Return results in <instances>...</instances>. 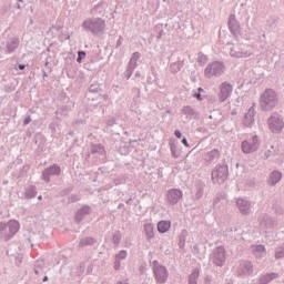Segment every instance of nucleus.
Here are the masks:
<instances>
[{"label": "nucleus", "mask_w": 284, "mask_h": 284, "mask_svg": "<svg viewBox=\"0 0 284 284\" xmlns=\"http://www.w3.org/2000/svg\"><path fill=\"white\" fill-rule=\"evenodd\" d=\"M258 103L262 112H272L278 105V94L273 89H266L261 94Z\"/></svg>", "instance_id": "obj_1"}, {"label": "nucleus", "mask_w": 284, "mask_h": 284, "mask_svg": "<svg viewBox=\"0 0 284 284\" xmlns=\"http://www.w3.org/2000/svg\"><path fill=\"white\" fill-rule=\"evenodd\" d=\"M19 232V222L10 220L8 223L0 222V241H10Z\"/></svg>", "instance_id": "obj_2"}, {"label": "nucleus", "mask_w": 284, "mask_h": 284, "mask_svg": "<svg viewBox=\"0 0 284 284\" xmlns=\"http://www.w3.org/2000/svg\"><path fill=\"white\" fill-rule=\"evenodd\" d=\"M82 28L92 32V34H101L105 30V20L101 18H91L83 21Z\"/></svg>", "instance_id": "obj_3"}, {"label": "nucleus", "mask_w": 284, "mask_h": 284, "mask_svg": "<svg viewBox=\"0 0 284 284\" xmlns=\"http://www.w3.org/2000/svg\"><path fill=\"white\" fill-rule=\"evenodd\" d=\"M227 49L230 52V57L234 59H247V57H252V47H243V45H234L232 43H227Z\"/></svg>", "instance_id": "obj_4"}, {"label": "nucleus", "mask_w": 284, "mask_h": 284, "mask_svg": "<svg viewBox=\"0 0 284 284\" xmlns=\"http://www.w3.org/2000/svg\"><path fill=\"white\" fill-rule=\"evenodd\" d=\"M268 130L273 132V134H281L284 128L283 116L276 112H274L267 120Z\"/></svg>", "instance_id": "obj_5"}, {"label": "nucleus", "mask_w": 284, "mask_h": 284, "mask_svg": "<svg viewBox=\"0 0 284 284\" xmlns=\"http://www.w3.org/2000/svg\"><path fill=\"white\" fill-rule=\"evenodd\" d=\"M153 274L156 283L163 284L168 281L170 273L168 272V267L159 263V261H153Z\"/></svg>", "instance_id": "obj_6"}, {"label": "nucleus", "mask_w": 284, "mask_h": 284, "mask_svg": "<svg viewBox=\"0 0 284 284\" xmlns=\"http://www.w3.org/2000/svg\"><path fill=\"white\" fill-rule=\"evenodd\" d=\"M225 72V64L219 61L210 63L205 70L204 74L206 79H212V77H221Z\"/></svg>", "instance_id": "obj_7"}, {"label": "nucleus", "mask_w": 284, "mask_h": 284, "mask_svg": "<svg viewBox=\"0 0 284 284\" xmlns=\"http://www.w3.org/2000/svg\"><path fill=\"white\" fill-rule=\"evenodd\" d=\"M212 181L213 183H225L227 181V165L219 164L212 171Z\"/></svg>", "instance_id": "obj_8"}, {"label": "nucleus", "mask_w": 284, "mask_h": 284, "mask_svg": "<svg viewBox=\"0 0 284 284\" xmlns=\"http://www.w3.org/2000/svg\"><path fill=\"white\" fill-rule=\"evenodd\" d=\"M242 152L244 154H252L261 148V140H258V135H254L251 140H244L241 144Z\"/></svg>", "instance_id": "obj_9"}, {"label": "nucleus", "mask_w": 284, "mask_h": 284, "mask_svg": "<svg viewBox=\"0 0 284 284\" xmlns=\"http://www.w3.org/2000/svg\"><path fill=\"white\" fill-rule=\"evenodd\" d=\"M183 199V191L179 189H171L166 193V201L169 205H176Z\"/></svg>", "instance_id": "obj_10"}, {"label": "nucleus", "mask_w": 284, "mask_h": 284, "mask_svg": "<svg viewBox=\"0 0 284 284\" xmlns=\"http://www.w3.org/2000/svg\"><path fill=\"white\" fill-rule=\"evenodd\" d=\"M213 263L217 267H223L225 265V247L219 246L213 252Z\"/></svg>", "instance_id": "obj_11"}, {"label": "nucleus", "mask_w": 284, "mask_h": 284, "mask_svg": "<svg viewBox=\"0 0 284 284\" xmlns=\"http://www.w3.org/2000/svg\"><path fill=\"white\" fill-rule=\"evenodd\" d=\"M254 272V265L250 261H242L237 266L239 276H250Z\"/></svg>", "instance_id": "obj_12"}, {"label": "nucleus", "mask_w": 284, "mask_h": 284, "mask_svg": "<svg viewBox=\"0 0 284 284\" xmlns=\"http://www.w3.org/2000/svg\"><path fill=\"white\" fill-rule=\"evenodd\" d=\"M236 205L243 216H247L252 212V203L245 199H237Z\"/></svg>", "instance_id": "obj_13"}, {"label": "nucleus", "mask_w": 284, "mask_h": 284, "mask_svg": "<svg viewBox=\"0 0 284 284\" xmlns=\"http://www.w3.org/2000/svg\"><path fill=\"white\" fill-rule=\"evenodd\" d=\"M258 222L261 230H272L274 227V219L267 214L260 215Z\"/></svg>", "instance_id": "obj_14"}, {"label": "nucleus", "mask_w": 284, "mask_h": 284, "mask_svg": "<svg viewBox=\"0 0 284 284\" xmlns=\"http://www.w3.org/2000/svg\"><path fill=\"white\" fill-rule=\"evenodd\" d=\"M90 214H92V207H90V205H83L75 213V216H74L75 223H81V221H83L85 216H90Z\"/></svg>", "instance_id": "obj_15"}, {"label": "nucleus", "mask_w": 284, "mask_h": 284, "mask_svg": "<svg viewBox=\"0 0 284 284\" xmlns=\"http://www.w3.org/2000/svg\"><path fill=\"white\" fill-rule=\"evenodd\" d=\"M233 87L229 82H224L221 84V91H220V101L223 103L230 94H232Z\"/></svg>", "instance_id": "obj_16"}, {"label": "nucleus", "mask_w": 284, "mask_h": 284, "mask_svg": "<svg viewBox=\"0 0 284 284\" xmlns=\"http://www.w3.org/2000/svg\"><path fill=\"white\" fill-rule=\"evenodd\" d=\"M58 174H61V168L52 165L43 171L42 176L47 183H50V176H58Z\"/></svg>", "instance_id": "obj_17"}, {"label": "nucleus", "mask_w": 284, "mask_h": 284, "mask_svg": "<svg viewBox=\"0 0 284 284\" xmlns=\"http://www.w3.org/2000/svg\"><path fill=\"white\" fill-rule=\"evenodd\" d=\"M281 179H283V173H281L278 170H275L270 174L267 179V185L274 187V185L281 182Z\"/></svg>", "instance_id": "obj_18"}, {"label": "nucleus", "mask_w": 284, "mask_h": 284, "mask_svg": "<svg viewBox=\"0 0 284 284\" xmlns=\"http://www.w3.org/2000/svg\"><path fill=\"white\" fill-rule=\"evenodd\" d=\"M229 28L232 34L236 36L241 30V24H239V21L236 20L235 14H231L229 17Z\"/></svg>", "instance_id": "obj_19"}, {"label": "nucleus", "mask_w": 284, "mask_h": 284, "mask_svg": "<svg viewBox=\"0 0 284 284\" xmlns=\"http://www.w3.org/2000/svg\"><path fill=\"white\" fill-rule=\"evenodd\" d=\"M256 114V111L254 110V106H251L244 115V125L246 128H252L254 125V116Z\"/></svg>", "instance_id": "obj_20"}, {"label": "nucleus", "mask_w": 284, "mask_h": 284, "mask_svg": "<svg viewBox=\"0 0 284 284\" xmlns=\"http://www.w3.org/2000/svg\"><path fill=\"white\" fill-rule=\"evenodd\" d=\"M225 203H226L225 194L219 193L214 199L213 207L214 210H221V207H225Z\"/></svg>", "instance_id": "obj_21"}, {"label": "nucleus", "mask_w": 284, "mask_h": 284, "mask_svg": "<svg viewBox=\"0 0 284 284\" xmlns=\"http://www.w3.org/2000/svg\"><path fill=\"white\" fill-rule=\"evenodd\" d=\"M36 276H43L45 274V262L43 260H38L33 270Z\"/></svg>", "instance_id": "obj_22"}, {"label": "nucleus", "mask_w": 284, "mask_h": 284, "mask_svg": "<svg viewBox=\"0 0 284 284\" xmlns=\"http://www.w3.org/2000/svg\"><path fill=\"white\" fill-rule=\"evenodd\" d=\"M252 252L256 258H263L266 254L265 245L260 244V245L252 246Z\"/></svg>", "instance_id": "obj_23"}, {"label": "nucleus", "mask_w": 284, "mask_h": 284, "mask_svg": "<svg viewBox=\"0 0 284 284\" xmlns=\"http://www.w3.org/2000/svg\"><path fill=\"white\" fill-rule=\"evenodd\" d=\"M274 278H278L277 273H267L260 277L258 283L260 284H268V283H272V281H274Z\"/></svg>", "instance_id": "obj_24"}, {"label": "nucleus", "mask_w": 284, "mask_h": 284, "mask_svg": "<svg viewBox=\"0 0 284 284\" xmlns=\"http://www.w3.org/2000/svg\"><path fill=\"white\" fill-rule=\"evenodd\" d=\"M170 227H172V222L170 221H160L158 223V231L160 232V234H165V232H168Z\"/></svg>", "instance_id": "obj_25"}, {"label": "nucleus", "mask_w": 284, "mask_h": 284, "mask_svg": "<svg viewBox=\"0 0 284 284\" xmlns=\"http://www.w3.org/2000/svg\"><path fill=\"white\" fill-rule=\"evenodd\" d=\"M219 156H221V153H219V150L214 149L206 154L205 161H207V163H214V161H219Z\"/></svg>", "instance_id": "obj_26"}, {"label": "nucleus", "mask_w": 284, "mask_h": 284, "mask_svg": "<svg viewBox=\"0 0 284 284\" xmlns=\"http://www.w3.org/2000/svg\"><path fill=\"white\" fill-rule=\"evenodd\" d=\"M195 199H203V190H205V184L201 181H197L195 184Z\"/></svg>", "instance_id": "obj_27"}, {"label": "nucleus", "mask_w": 284, "mask_h": 284, "mask_svg": "<svg viewBox=\"0 0 284 284\" xmlns=\"http://www.w3.org/2000/svg\"><path fill=\"white\" fill-rule=\"evenodd\" d=\"M140 58H141V53H139V52L133 53V55L130 59L129 65H128L129 70L136 69V61H139Z\"/></svg>", "instance_id": "obj_28"}, {"label": "nucleus", "mask_w": 284, "mask_h": 284, "mask_svg": "<svg viewBox=\"0 0 284 284\" xmlns=\"http://www.w3.org/2000/svg\"><path fill=\"white\" fill-rule=\"evenodd\" d=\"M19 48V39L12 38L8 43H7V50L8 52H14Z\"/></svg>", "instance_id": "obj_29"}, {"label": "nucleus", "mask_w": 284, "mask_h": 284, "mask_svg": "<svg viewBox=\"0 0 284 284\" xmlns=\"http://www.w3.org/2000/svg\"><path fill=\"white\" fill-rule=\"evenodd\" d=\"M24 236H26L27 241H29V243H31V246L33 245L32 243H37V241L39 240V235L37 234V232H32V231H27L24 233Z\"/></svg>", "instance_id": "obj_30"}, {"label": "nucleus", "mask_w": 284, "mask_h": 284, "mask_svg": "<svg viewBox=\"0 0 284 284\" xmlns=\"http://www.w3.org/2000/svg\"><path fill=\"white\" fill-rule=\"evenodd\" d=\"M144 232L148 241H150L151 239H154V225H152L151 223L145 224Z\"/></svg>", "instance_id": "obj_31"}, {"label": "nucleus", "mask_w": 284, "mask_h": 284, "mask_svg": "<svg viewBox=\"0 0 284 284\" xmlns=\"http://www.w3.org/2000/svg\"><path fill=\"white\" fill-rule=\"evenodd\" d=\"M200 274L201 272L199 271V268H194L189 275V284H197Z\"/></svg>", "instance_id": "obj_32"}, {"label": "nucleus", "mask_w": 284, "mask_h": 284, "mask_svg": "<svg viewBox=\"0 0 284 284\" xmlns=\"http://www.w3.org/2000/svg\"><path fill=\"white\" fill-rule=\"evenodd\" d=\"M97 240L94 237H82L79 242V247H87V245H94Z\"/></svg>", "instance_id": "obj_33"}, {"label": "nucleus", "mask_w": 284, "mask_h": 284, "mask_svg": "<svg viewBox=\"0 0 284 284\" xmlns=\"http://www.w3.org/2000/svg\"><path fill=\"white\" fill-rule=\"evenodd\" d=\"M181 68H183V60L171 63L170 71L172 72V74H176L178 72H181Z\"/></svg>", "instance_id": "obj_34"}, {"label": "nucleus", "mask_w": 284, "mask_h": 284, "mask_svg": "<svg viewBox=\"0 0 284 284\" xmlns=\"http://www.w3.org/2000/svg\"><path fill=\"white\" fill-rule=\"evenodd\" d=\"M90 154H105V149L101 144H93L91 145Z\"/></svg>", "instance_id": "obj_35"}, {"label": "nucleus", "mask_w": 284, "mask_h": 284, "mask_svg": "<svg viewBox=\"0 0 284 284\" xmlns=\"http://www.w3.org/2000/svg\"><path fill=\"white\" fill-rule=\"evenodd\" d=\"M26 199H34L37 196V186L31 185L26 189L24 192Z\"/></svg>", "instance_id": "obj_36"}, {"label": "nucleus", "mask_w": 284, "mask_h": 284, "mask_svg": "<svg viewBox=\"0 0 284 284\" xmlns=\"http://www.w3.org/2000/svg\"><path fill=\"white\" fill-rule=\"evenodd\" d=\"M183 114H185L186 116H194V114H196V112L192 109V106L186 105L182 109Z\"/></svg>", "instance_id": "obj_37"}, {"label": "nucleus", "mask_w": 284, "mask_h": 284, "mask_svg": "<svg viewBox=\"0 0 284 284\" xmlns=\"http://www.w3.org/2000/svg\"><path fill=\"white\" fill-rule=\"evenodd\" d=\"M170 148H171L172 156H174V159H179V156H181V151L176 149V145L174 143H170Z\"/></svg>", "instance_id": "obj_38"}, {"label": "nucleus", "mask_w": 284, "mask_h": 284, "mask_svg": "<svg viewBox=\"0 0 284 284\" xmlns=\"http://www.w3.org/2000/svg\"><path fill=\"white\" fill-rule=\"evenodd\" d=\"M197 63L200 65H205V63H207V55H205L203 52H200L197 54Z\"/></svg>", "instance_id": "obj_39"}, {"label": "nucleus", "mask_w": 284, "mask_h": 284, "mask_svg": "<svg viewBox=\"0 0 284 284\" xmlns=\"http://www.w3.org/2000/svg\"><path fill=\"white\" fill-rule=\"evenodd\" d=\"M121 232H115L112 237V242L114 243L115 247H119V244L121 243Z\"/></svg>", "instance_id": "obj_40"}, {"label": "nucleus", "mask_w": 284, "mask_h": 284, "mask_svg": "<svg viewBox=\"0 0 284 284\" xmlns=\"http://www.w3.org/2000/svg\"><path fill=\"white\" fill-rule=\"evenodd\" d=\"M275 258H284V244L275 250Z\"/></svg>", "instance_id": "obj_41"}, {"label": "nucleus", "mask_w": 284, "mask_h": 284, "mask_svg": "<svg viewBox=\"0 0 284 284\" xmlns=\"http://www.w3.org/2000/svg\"><path fill=\"white\" fill-rule=\"evenodd\" d=\"M274 155H276V152L274 151V145H272L271 149H268L267 152L264 153V159H270Z\"/></svg>", "instance_id": "obj_42"}, {"label": "nucleus", "mask_w": 284, "mask_h": 284, "mask_svg": "<svg viewBox=\"0 0 284 284\" xmlns=\"http://www.w3.org/2000/svg\"><path fill=\"white\" fill-rule=\"evenodd\" d=\"M128 256V251H120L119 254L115 255V258L118 261H123L124 258H126Z\"/></svg>", "instance_id": "obj_43"}, {"label": "nucleus", "mask_w": 284, "mask_h": 284, "mask_svg": "<svg viewBox=\"0 0 284 284\" xmlns=\"http://www.w3.org/2000/svg\"><path fill=\"white\" fill-rule=\"evenodd\" d=\"M101 90V87L99 84H91L89 88V92H99Z\"/></svg>", "instance_id": "obj_44"}, {"label": "nucleus", "mask_w": 284, "mask_h": 284, "mask_svg": "<svg viewBox=\"0 0 284 284\" xmlns=\"http://www.w3.org/2000/svg\"><path fill=\"white\" fill-rule=\"evenodd\" d=\"M84 57H85V51H78L77 62L81 63V61H83Z\"/></svg>", "instance_id": "obj_45"}, {"label": "nucleus", "mask_w": 284, "mask_h": 284, "mask_svg": "<svg viewBox=\"0 0 284 284\" xmlns=\"http://www.w3.org/2000/svg\"><path fill=\"white\" fill-rule=\"evenodd\" d=\"M70 203H77L78 201H81V197L79 195H71L69 196Z\"/></svg>", "instance_id": "obj_46"}, {"label": "nucleus", "mask_w": 284, "mask_h": 284, "mask_svg": "<svg viewBox=\"0 0 284 284\" xmlns=\"http://www.w3.org/2000/svg\"><path fill=\"white\" fill-rule=\"evenodd\" d=\"M123 183H125V179H123V178H116L114 180L115 185H123Z\"/></svg>", "instance_id": "obj_47"}, {"label": "nucleus", "mask_w": 284, "mask_h": 284, "mask_svg": "<svg viewBox=\"0 0 284 284\" xmlns=\"http://www.w3.org/2000/svg\"><path fill=\"white\" fill-rule=\"evenodd\" d=\"M102 7L103 3H99L98 6H95L93 9H91V14H97V11L101 10Z\"/></svg>", "instance_id": "obj_48"}, {"label": "nucleus", "mask_w": 284, "mask_h": 284, "mask_svg": "<svg viewBox=\"0 0 284 284\" xmlns=\"http://www.w3.org/2000/svg\"><path fill=\"white\" fill-rule=\"evenodd\" d=\"M133 72H134V70L128 68L126 71H125V73H124V74H125V78H126V79H130V78L132 77Z\"/></svg>", "instance_id": "obj_49"}, {"label": "nucleus", "mask_w": 284, "mask_h": 284, "mask_svg": "<svg viewBox=\"0 0 284 284\" xmlns=\"http://www.w3.org/2000/svg\"><path fill=\"white\" fill-rule=\"evenodd\" d=\"M106 125H116V119L111 118L106 121Z\"/></svg>", "instance_id": "obj_50"}, {"label": "nucleus", "mask_w": 284, "mask_h": 284, "mask_svg": "<svg viewBox=\"0 0 284 284\" xmlns=\"http://www.w3.org/2000/svg\"><path fill=\"white\" fill-rule=\"evenodd\" d=\"M114 270H121V260L115 258Z\"/></svg>", "instance_id": "obj_51"}, {"label": "nucleus", "mask_w": 284, "mask_h": 284, "mask_svg": "<svg viewBox=\"0 0 284 284\" xmlns=\"http://www.w3.org/2000/svg\"><path fill=\"white\" fill-rule=\"evenodd\" d=\"M31 121H32V118L27 116V118L24 119L23 125H28Z\"/></svg>", "instance_id": "obj_52"}, {"label": "nucleus", "mask_w": 284, "mask_h": 284, "mask_svg": "<svg viewBox=\"0 0 284 284\" xmlns=\"http://www.w3.org/2000/svg\"><path fill=\"white\" fill-rule=\"evenodd\" d=\"M197 101H203V98H201V93H194L193 95Z\"/></svg>", "instance_id": "obj_53"}, {"label": "nucleus", "mask_w": 284, "mask_h": 284, "mask_svg": "<svg viewBox=\"0 0 284 284\" xmlns=\"http://www.w3.org/2000/svg\"><path fill=\"white\" fill-rule=\"evenodd\" d=\"M175 136H176L178 139H181V138L183 136V134L181 133V131L175 130Z\"/></svg>", "instance_id": "obj_54"}, {"label": "nucleus", "mask_w": 284, "mask_h": 284, "mask_svg": "<svg viewBox=\"0 0 284 284\" xmlns=\"http://www.w3.org/2000/svg\"><path fill=\"white\" fill-rule=\"evenodd\" d=\"M205 284H212V278L210 276H206L204 280Z\"/></svg>", "instance_id": "obj_55"}, {"label": "nucleus", "mask_w": 284, "mask_h": 284, "mask_svg": "<svg viewBox=\"0 0 284 284\" xmlns=\"http://www.w3.org/2000/svg\"><path fill=\"white\" fill-rule=\"evenodd\" d=\"M182 143L183 145H185V148H190V144L187 143V139L183 138Z\"/></svg>", "instance_id": "obj_56"}, {"label": "nucleus", "mask_w": 284, "mask_h": 284, "mask_svg": "<svg viewBox=\"0 0 284 284\" xmlns=\"http://www.w3.org/2000/svg\"><path fill=\"white\" fill-rule=\"evenodd\" d=\"M88 274H92V264H90L87 268Z\"/></svg>", "instance_id": "obj_57"}, {"label": "nucleus", "mask_w": 284, "mask_h": 284, "mask_svg": "<svg viewBox=\"0 0 284 284\" xmlns=\"http://www.w3.org/2000/svg\"><path fill=\"white\" fill-rule=\"evenodd\" d=\"M18 70H26V64H19Z\"/></svg>", "instance_id": "obj_58"}, {"label": "nucleus", "mask_w": 284, "mask_h": 284, "mask_svg": "<svg viewBox=\"0 0 284 284\" xmlns=\"http://www.w3.org/2000/svg\"><path fill=\"white\" fill-rule=\"evenodd\" d=\"M161 37H163V30H160V32H159L156 39H161Z\"/></svg>", "instance_id": "obj_59"}, {"label": "nucleus", "mask_w": 284, "mask_h": 284, "mask_svg": "<svg viewBox=\"0 0 284 284\" xmlns=\"http://www.w3.org/2000/svg\"><path fill=\"white\" fill-rule=\"evenodd\" d=\"M123 207H125V204H124V203H121V204H119V206H118L119 210H121V209H123Z\"/></svg>", "instance_id": "obj_60"}, {"label": "nucleus", "mask_w": 284, "mask_h": 284, "mask_svg": "<svg viewBox=\"0 0 284 284\" xmlns=\"http://www.w3.org/2000/svg\"><path fill=\"white\" fill-rule=\"evenodd\" d=\"M132 203V197H130L129 200H126V205H131Z\"/></svg>", "instance_id": "obj_61"}, {"label": "nucleus", "mask_w": 284, "mask_h": 284, "mask_svg": "<svg viewBox=\"0 0 284 284\" xmlns=\"http://www.w3.org/2000/svg\"><path fill=\"white\" fill-rule=\"evenodd\" d=\"M16 263L17 265H21V258H18Z\"/></svg>", "instance_id": "obj_62"}, {"label": "nucleus", "mask_w": 284, "mask_h": 284, "mask_svg": "<svg viewBox=\"0 0 284 284\" xmlns=\"http://www.w3.org/2000/svg\"><path fill=\"white\" fill-rule=\"evenodd\" d=\"M102 98L104 99V101H108V94H103Z\"/></svg>", "instance_id": "obj_63"}, {"label": "nucleus", "mask_w": 284, "mask_h": 284, "mask_svg": "<svg viewBox=\"0 0 284 284\" xmlns=\"http://www.w3.org/2000/svg\"><path fill=\"white\" fill-rule=\"evenodd\" d=\"M116 45H121V38L118 40Z\"/></svg>", "instance_id": "obj_64"}]
</instances>
